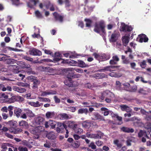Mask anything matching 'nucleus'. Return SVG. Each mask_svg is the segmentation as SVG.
Segmentation results:
<instances>
[{
  "label": "nucleus",
  "instance_id": "nucleus-1",
  "mask_svg": "<svg viewBox=\"0 0 151 151\" xmlns=\"http://www.w3.org/2000/svg\"><path fill=\"white\" fill-rule=\"evenodd\" d=\"M114 96V94L109 90H106L101 93L100 98L108 103H111L112 99Z\"/></svg>",
  "mask_w": 151,
  "mask_h": 151
},
{
  "label": "nucleus",
  "instance_id": "nucleus-2",
  "mask_svg": "<svg viewBox=\"0 0 151 151\" xmlns=\"http://www.w3.org/2000/svg\"><path fill=\"white\" fill-rule=\"evenodd\" d=\"M105 27V24L103 20H101L95 23L93 30L98 33H99L101 32L105 34L106 32Z\"/></svg>",
  "mask_w": 151,
  "mask_h": 151
},
{
  "label": "nucleus",
  "instance_id": "nucleus-3",
  "mask_svg": "<svg viewBox=\"0 0 151 151\" xmlns=\"http://www.w3.org/2000/svg\"><path fill=\"white\" fill-rule=\"evenodd\" d=\"M77 77L76 75H74L72 71H70L68 73L66 76V79L64 81V83L65 85L70 87L72 81V79Z\"/></svg>",
  "mask_w": 151,
  "mask_h": 151
},
{
  "label": "nucleus",
  "instance_id": "nucleus-4",
  "mask_svg": "<svg viewBox=\"0 0 151 151\" xmlns=\"http://www.w3.org/2000/svg\"><path fill=\"white\" fill-rule=\"evenodd\" d=\"M43 130L42 127L38 126L35 128L30 129V132L31 133L37 135V138H38L39 137V135Z\"/></svg>",
  "mask_w": 151,
  "mask_h": 151
},
{
  "label": "nucleus",
  "instance_id": "nucleus-5",
  "mask_svg": "<svg viewBox=\"0 0 151 151\" xmlns=\"http://www.w3.org/2000/svg\"><path fill=\"white\" fill-rule=\"evenodd\" d=\"M132 30L133 28L131 26L128 25L124 22L121 23V26L120 27V30L121 32H129L132 31Z\"/></svg>",
  "mask_w": 151,
  "mask_h": 151
},
{
  "label": "nucleus",
  "instance_id": "nucleus-6",
  "mask_svg": "<svg viewBox=\"0 0 151 151\" xmlns=\"http://www.w3.org/2000/svg\"><path fill=\"white\" fill-rule=\"evenodd\" d=\"M120 34L119 32H114L111 35L109 39V40L110 42H115L118 39Z\"/></svg>",
  "mask_w": 151,
  "mask_h": 151
},
{
  "label": "nucleus",
  "instance_id": "nucleus-7",
  "mask_svg": "<svg viewBox=\"0 0 151 151\" xmlns=\"http://www.w3.org/2000/svg\"><path fill=\"white\" fill-rule=\"evenodd\" d=\"M29 54L33 56H40L42 54V52L39 50L35 48H32L29 51Z\"/></svg>",
  "mask_w": 151,
  "mask_h": 151
},
{
  "label": "nucleus",
  "instance_id": "nucleus-8",
  "mask_svg": "<svg viewBox=\"0 0 151 151\" xmlns=\"http://www.w3.org/2000/svg\"><path fill=\"white\" fill-rule=\"evenodd\" d=\"M91 119L94 120H99V121H105L104 117L97 112L93 113V116L91 117Z\"/></svg>",
  "mask_w": 151,
  "mask_h": 151
},
{
  "label": "nucleus",
  "instance_id": "nucleus-9",
  "mask_svg": "<svg viewBox=\"0 0 151 151\" xmlns=\"http://www.w3.org/2000/svg\"><path fill=\"white\" fill-rule=\"evenodd\" d=\"M53 15L56 21H58L60 22H63L64 18L63 16L60 15L56 12H54Z\"/></svg>",
  "mask_w": 151,
  "mask_h": 151
},
{
  "label": "nucleus",
  "instance_id": "nucleus-10",
  "mask_svg": "<svg viewBox=\"0 0 151 151\" xmlns=\"http://www.w3.org/2000/svg\"><path fill=\"white\" fill-rule=\"evenodd\" d=\"M71 60L72 61V63L75 64L76 65L82 68H85L88 66L84 62L81 60H79L78 61Z\"/></svg>",
  "mask_w": 151,
  "mask_h": 151
},
{
  "label": "nucleus",
  "instance_id": "nucleus-11",
  "mask_svg": "<svg viewBox=\"0 0 151 151\" xmlns=\"http://www.w3.org/2000/svg\"><path fill=\"white\" fill-rule=\"evenodd\" d=\"M116 66L112 65H109L104 67L103 68L99 69L98 71L99 72H105L107 71H111L112 69H114Z\"/></svg>",
  "mask_w": 151,
  "mask_h": 151
},
{
  "label": "nucleus",
  "instance_id": "nucleus-12",
  "mask_svg": "<svg viewBox=\"0 0 151 151\" xmlns=\"http://www.w3.org/2000/svg\"><path fill=\"white\" fill-rule=\"evenodd\" d=\"M9 131L12 133L14 134H19L23 130L21 128L11 127L9 128Z\"/></svg>",
  "mask_w": 151,
  "mask_h": 151
},
{
  "label": "nucleus",
  "instance_id": "nucleus-13",
  "mask_svg": "<svg viewBox=\"0 0 151 151\" xmlns=\"http://www.w3.org/2000/svg\"><path fill=\"white\" fill-rule=\"evenodd\" d=\"M58 118L61 120L68 119H70L72 116L70 115H68L66 113H62L59 114L58 116Z\"/></svg>",
  "mask_w": 151,
  "mask_h": 151
},
{
  "label": "nucleus",
  "instance_id": "nucleus-14",
  "mask_svg": "<svg viewBox=\"0 0 151 151\" xmlns=\"http://www.w3.org/2000/svg\"><path fill=\"white\" fill-rule=\"evenodd\" d=\"M139 38V42L141 43L143 42H147L148 40V38L147 37L146 35L144 34H141L138 35Z\"/></svg>",
  "mask_w": 151,
  "mask_h": 151
},
{
  "label": "nucleus",
  "instance_id": "nucleus-15",
  "mask_svg": "<svg viewBox=\"0 0 151 151\" xmlns=\"http://www.w3.org/2000/svg\"><path fill=\"white\" fill-rule=\"evenodd\" d=\"M120 130L122 132L127 133H133L134 132L133 129L125 127L121 128Z\"/></svg>",
  "mask_w": 151,
  "mask_h": 151
},
{
  "label": "nucleus",
  "instance_id": "nucleus-16",
  "mask_svg": "<svg viewBox=\"0 0 151 151\" xmlns=\"http://www.w3.org/2000/svg\"><path fill=\"white\" fill-rule=\"evenodd\" d=\"M19 125L21 128L27 129L29 127L28 123L26 121L22 120L19 122Z\"/></svg>",
  "mask_w": 151,
  "mask_h": 151
},
{
  "label": "nucleus",
  "instance_id": "nucleus-17",
  "mask_svg": "<svg viewBox=\"0 0 151 151\" xmlns=\"http://www.w3.org/2000/svg\"><path fill=\"white\" fill-rule=\"evenodd\" d=\"M93 76L96 79H102L104 78H107V76L103 73H96L94 74Z\"/></svg>",
  "mask_w": 151,
  "mask_h": 151
},
{
  "label": "nucleus",
  "instance_id": "nucleus-18",
  "mask_svg": "<svg viewBox=\"0 0 151 151\" xmlns=\"http://www.w3.org/2000/svg\"><path fill=\"white\" fill-rule=\"evenodd\" d=\"M130 35L129 36H124L122 38V42L123 45L125 46H126L129 42V39Z\"/></svg>",
  "mask_w": 151,
  "mask_h": 151
},
{
  "label": "nucleus",
  "instance_id": "nucleus-19",
  "mask_svg": "<svg viewBox=\"0 0 151 151\" xmlns=\"http://www.w3.org/2000/svg\"><path fill=\"white\" fill-rule=\"evenodd\" d=\"M13 89L14 91L20 93H23L26 91V89L24 88L16 86H14Z\"/></svg>",
  "mask_w": 151,
  "mask_h": 151
},
{
  "label": "nucleus",
  "instance_id": "nucleus-20",
  "mask_svg": "<svg viewBox=\"0 0 151 151\" xmlns=\"http://www.w3.org/2000/svg\"><path fill=\"white\" fill-rule=\"evenodd\" d=\"M12 71L14 73H18L21 71L20 70L19 66H18L14 65L12 66Z\"/></svg>",
  "mask_w": 151,
  "mask_h": 151
},
{
  "label": "nucleus",
  "instance_id": "nucleus-21",
  "mask_svg": "<svg viewBox=\"0 0 151 151\" xmlns=\"http://www.w3.org/2000/svg\"><path fill=\"white\" fill-rule=\"evenodd\" d=\"M57 126L61 130L63 129L64 128L65 129H66L67 128V125H66L64 123H62L61 122H58L57 123Z\"/></svg>",
  "mask_w": 151,
  "mask_h": 151
},
{
  "label": "nucleus",
  "instance_id": "nucleus-22",
  "mask_svg": "<svg viewBox=\"0 0 151 151\" xmlns=\"http://www.w3.org/2000/svg\"><path fill=\"white\" fill-rule=\"evenodd\" d=\"M5 101L8 103H12L16 101V96H13L11 98H8L5 100Z\"/></svg>",
  "mask_w": 151,
  "mask_h": 151
},
{
  "label": "nucleus",
  "instance_id": "nucleus-23",
  "mask_svg": "<svg viewBox=\"0 0 151 151\" xmlns=\"http://www.w3.org/2000/svg\"><path fill=\"white\" fill-rule=\"evenodd\" d=\"M46 137L49 139L51 140H53L55 138V133L52 132H51L46 135Z\"/></svg>",
  "mask_w": 151,
  "mask_h": 151
},
{
  "label": "nucleus",
  "instance_id": "nucleus-24",
  "mask_svg": "<svg viewBox=\"0 0 151 151\" xmlns=\"http://www.w3.org/2000/svg\"><path fill=\"white\" fill-rule=\"evenodd\" d=\"M22 112V110L20 108H16L14 110V114L17 117H19Z\"/></svg>",
  "mask_w": 151,
  "mask_h": 151
},
{
  "label": "nucleus",
  "instance_id": "nucleus-25",
  "mask_svg": "<svg viewBox=\"0 0 151 151\" xmlns=\"http://www.w3.org/2000/svg\"><path fill=\"white\" fill-rule=\"evenodd\" d=\"M121 59L122 60V63L123 64L127 65L130 63L129 59L127 58H126L125 56L122 55Z\"/></svg>",
  "mask_w": 151,
  "mask_h": 151
},
{
  "label": "nucleus",
  "instance_id": "nucleus-26",
  "mask_svg": "<svg viewBox=\"0 0 151 151\" xmlns=\"http://www.w3.org/2000/svg\"><path fill=\"white\" fill-rule=\"evenodd\" d=\"M44 119L41 117L37 118L35 120V122L37 125H40L42 124Z\"/></svg>",
  "mask_w": 151,
  "mask_h": 151
},
{
  "label": "nucleus",
  "instance_id": "nucleus-27",
  "mask_svg": "<svg viewBox=\"0 0 151 151\" xmlns=\"http://www.w3.org/2000/svg\"><path fill=\"white\" fill-rule=\"evenodd\" d=\"M68 127L70 128L75 129L77 126V124H74L73 122L69 121L68 122Z\"/></svg>",
  "mask_w": 151,
  "mask_h": 151
},
{
  "label": "nucleus",
  "instance_id": "nucleus-28",
  "mask_svg": "<svg viewBox=\"0 0 151 151\" xmlns=\"http://www.w3.org/2000/svg\"><path fill=\"white\" fill-rule=\"evenodd\" d=\"M55 114L54 112L47 111L46 114V116L47 118H51L54 117Z\"/></svg>",
  "mask_w": 151,
  "mask_h": 151
},
{
  "label": "nucleus",
  "instance_id": "nucleus-29",
  "mask_svg": "<svg viewBox=\"0 0 151 151\" xmlns=\"http://www.w3.org/2000/svg\"><path fill=\"white\" fill-rule=\"evenodd\" d=\"M109 75L111 77L119 78L121 76V74L119 73L112 72L109 74Z\"/></svg>",
  "mask_w": 151,
  "mask_h": 151
},
{
  "label": "nucleus",
  "instance_id": "nucleus-30",
  "mask_svg": "<svg viewBox=\"0 0 151 151\" xmlns=\"http://www.w3.org/2000/svg\"><path fill=\"white\" fill-rule=\"evenodd\" d=\"M8 124L9 125L10 127H17V123L16 121L11 120L8 122Z\"/></svg>",
  "mask_w": 151,
  "mask_h": 151
},
{
  "label": "nucleus",
  "instance_id": "nucleus-31",
  "mask_svg": "<svg viewBox=\"0 0 151 151\" xmlns=\"http://www.w3.org/2000/svg\"><path fill=\"white\" fill-rule=\"evenodd\" d=\"M88 112V111L86 108H82L79 109L78 111V114H82L83 113H85L87 114Z\"/></svg>",
  "mask_w": 151,
  "mask_h": 151
},
{
  "label": "nucleus",
  "instance_id": "nucleus-32",
  "mask_svg": "<svg viewBox=\"0 0 151 151\" xmlns=\"http://www.w3.org/2000/svg\"><path fill=\"white\" fill-rule=\"evenodd\" d=\"M57 122L54 121L50 120L49 121V125L51 127L52 129H54L55 127L56 124Z\"/></svg>",
  "mask_w": 151,
  "mask_h": 151
},
{
  "label": "nucleus",
  "instance_id": "nucleus-33",
  "mask_svg": "<svg viewBox=\"0 0 151 151\" xmlns=\"http://www.w3.org/2000/svg\"><path fill=\"white\" fill-rule=\"evenodd\" d=\"M13 107L12 106H9L7 108L8 111H9V116L11 117L13 114V112L12 111L13 109Z\"/></svg>",
  "mask_w": 151,
  "mask_h": 151
},
{
  "label": "nucleus",
  "instance_id": "nucleus-34",
  "mask_svg": "<svg viewBox=\"0 0 151 151\" xmlns=\"http://www.w3.org/2000/svg\"><path fill=\"white\" fill-rule=\"evenodd\" d=\"M84 21L86 22V27H91V24L92 23V21L89 19L86 18Z\"/></svg>",
  "mask_w": 151,
  "mask_h": 151
},
{
  "label": "nucleus",
  "instance_id": "nucleus-35",
  "mask_svg": "<svg viewBox=\"0 0 151 151\" xmlns=\"http://www.w3.org/2000/svg\"><path fill=\"white\" fill-rule=\"evenodd\" d=\"M28 104L31 106L35 107H39L40 106V105L39 104V102L38 101H37L36 102H30L28 103Z\"/></svg>",
  "mask_w": 151,
  "mask_h": 151
},
{
  "label": "nucleus",
  "instance_id": "nucleus-36",
  "mask_svg": "<svg viewBox=\"0 0 151 151\" xmlns=\"http://www.w3.org/2000/svg\"><path fill=\"white\" fill-rule=\"evenodd\" d=\"M57 92L56 91H52V92H46V91H44L42 93V96H46L47 95L50 94H56Z\"/></svg>",
  "mask_w": 151,
  "mask_h": 151
},
{
  "label": "nucleus",
  "instance_id": "nucleus-37",
  "mask_svg": "<svg viewBox=\"0 0 151 151\" xmlns=\"http://www.w3.org/2000/svg\"><path fill=\"white\" fill-rule=\"evenodd\" d=\"M33 83V85L32 86V88H38V85L40 83V81L37 79Z\"/></svg>",
  "mask_w": 151,
  "mask_h": 151
},
{
  "label": "nucleus",
  "instance_id": "nucleus-38",
  "mask_svg": "<svg viewBox=\"0 0 151 151\" xmlns=\"http://www.w3.org/2000/svg\"><path fill=\"white\" fill-rule=\"evenodd\" d=\"M119 142V141L118 139L114 140V144L117 146L119 149L122 146V144Z\"/></svg>",
  "mask_w": 151,
  "mask_h": 151
},
{
  "label": "nucleus",
  "instance_id": "nucleus-39",
  "mask_svg": "<svg viewBox=\"0 0 151 151\" xmlns=\"http://www.w3.org/2000/svg\"><path fill=\"white\" fill-rule=\"evenodd\" d=\"M27 79L28 80L31 82H33V83L35 81H36V80L37 79V78L36 77L31 76L28 77H27Z\"/></svg>",
  "mask_w": 151,
  "mask_h": 151
},
{
  "label": "nucleus",
  "instance_id": "nucleus-40",
  "mask_svg": "<svg viewBox=\"0 0 151 151\" xmlns=\"http://www.w3.org/2000/svg\"><path fill=\"white\" fill-rule=\"evenodd\" d=\"M100 134H91V138L94 139H101V136L100 135Z\"/></svg>",
  "mask_w": 151,
  "mask_h": 151
},
{
  "label": "nucleus",
  "instance_id": "nucleus-41",
  "mask_svg": "<svg viewBox=\"0 0 151 151\" xmlns=\"http://www.w3.org/2000/svg\"><path fill=\"white\" fill-rule=\"evenodd\" d=\"M6 62L8 64H14L16 63L17 60L13 59H8Z\"/></svg>",
  "mask_w": 151,
  "mask_h": 151
},
{
  "label": "nucleus",
  "instance_id": "nucleus-42",
  "mask_svg": "<svg viewBox=\"0 0 151 151\" xmlns=\"http://www.w3.org/2000/svg\"><path fill=\"white\" fill-rule=\"evenodd\" d=\"M80 145V142L79 141H76L73 143L72 146L73 147L76 148H78Z\"/></svg>",
  "mask_w": 151,
  "mask_h": 151
},
{
  "label": "nucleus",
  "instance_id": "nucleus-43",
  "mask_svg": "<svg viewBox=\"0 0 151 151\" xmlns=\"http://www.w3.org/2000/svg\"><path fill=\"white\" fill-rule=\"evenodd\" d=\"M23 68H26V69L28 70V71L27 70V72L29 74H31L32 73V71L31 70L32 69L29 66H29H28V65H24V66H23Z\"/></svg>",
  "mask_w": 151,
  "mask_h": 151
},
{
  "label": "nucleus",
  "instance_id": "nucleus-44",
  "mask_svg": "<svg viewBox=\"0 0 151 151\" xmlns=\"http://www.w3.org/2000/svg\"><path fill=\"white\" fill-rule=\"evenodd\" d=\"M26 113L27 115L29 117H33L34 116V114L32 111L29 110H27Z\"/></svg>",
  "mask_w": 151,
  "mask_h": 151
},
{
  "label": "nucleus",
  "instance_id": "nucleus-45",
  "mask_svg": "<svg viewBox=\"0 0 151 151\" xmlns=\"http://www.w3.org/2000/svg\"><path fill=\"white\" fill-rule=\"evenodd\" d=\"M17 85L19 86L24 87H28L29 86V84L26 83L19 82L18 83Z\"/></svg>",
  "mask_w": 151,
  "mask_h": 151
},
{
  "label": "nucleus",
  "instance_id": "nucleus-46",
  "mask_svg": "<svg viewBox=\"0 0 151 151\" xmlns=\"http://www.w3.org/2000/svg\"><path fill=\"white\" fill-rule=\"evenodd\" d=\"M84 86L85 88L89 89H92L93 87V85L90 83H88L85 84Z\"/></svg>",
  "mask_w": 151,
  "mask_h": 151
},
{
  "label": "nucleus",
  "instance_id": "nucleus-47",
  "mask_svg": "<svg viewBox=\"0 0 151 151\" xmlns=\"http://www.w3.org/2000/svg\"><path fill=\"white\" fill-rule=\"evenodd\" d=\"M146 132V131H145L142 130H140L138 133V137H141L143 136H145Z\"/></svg>",
  "mask_w": 151,
  "mask_h": 151
},
{
  "label": "nucleus",
  "instance_id": "nucleus-48",
  "mask_svg": "<svg viewBox=\"0 0 151 151\" xmlns=\"http://www.w3.org/2000/svg\"><path fill=\"white\" fill-rule=\"evenodd\" d=\"M35 14L36 16L38 18H42V14L38 10H37L35 11Z\"/></svg>",
  "mask_w": 151,
  "mask_h": 151
},
{
  "label": "nucleus",
  "instance_id": "nucleus-49",
  "mask_svg": "<svg viewBox=\"0 0 151 151\" xmlns=\"http://www.w3.org/2000/svg\"><path fill=\"white\" fill-rule=\"evenodd\" d=\"M74 130L75 133L78 134H80L83 132V130L80 128L75 129Z\"/></svg>",
  "mask_w": 151,
  "mask_h": 151
},
{
  "label": "nucleus",
  "instance_id": "nucleus-50",
  "mask_svg": "<svg viewBox=\"0 0 151 151\" xmlns=\"http://www.w3.org/2000/svg\"><path fill=\"white\" fill-rule=\"evenodd\" d=\"M79 83L78 82L72 80L71 86L70 87H76L78 85Z\"/></svg>",
  "mask_w": 151,
  "mask_h": 151
},
{
  "label": "nucleus",
  "instance_id": "nucleus-51",
  "mask_svg": "<svg viewBox=\"0 0 151 151\" xmlns=\"http://www.w3.org/2000/svg\"><path fill=\"white\" fill-rule=\"evenodd\" d=\"M116 117L117 120L119 121V122L118 124V125H121L123 123L122 118L121 117L117 115Z\"/></svg>",
  "mask_w": 151,
  "mask_h": 151
},
{
  "label": "nucleus",
  "instance_id": "nucleus-52",
  "mask_svg": "<svg viewBox=\"0 0 151 151\" xmlns=\"http://www.w3.org/2000/svg\"><path fill=\"white\" fill-rule=\"evenodd\" d=\"M13 5L18 6L20 4L19 0H11Z\"/></svg>",
  "mask_w": 151,
  "mask_h": 151
},
{
  "label": "nucleus",
  "instance_id": "nucleus-53",
  "mask_svg": "<svg viewBox=\"0 0 151 151\" xmlns=\"http://www.w3.org/2000/svg\"><path fill=\"white\" fill-rule=\"evenodd\" d=\"M39 99H41V101L42 102H50V99L49 98H43L42 97H39Z\"/></svg>",
  "mask_w": 151,
  "mask_h": 151
},
{
  "label": "nucleus",
  "instance_id": "nucleus-54",
  "mask_svg": "<svg viewBox=\"0 0 151 151\" xmlns=\"http://www.w3.org/2000/svg\"><path fill=\"white\" fill-rule=\"evenodd\" d=\"M138 93L143 95H146L147 94V91L142 88L140 89L138 91Z\"/></svg>",
  "mask_w": 151,
  "mask_h": 151
},
{
  "label": "nucleus",
  "instance_id": "nucleus-55",
  "mask_svg": "<svg viewBox=\"0 0 151 151\" xmlns=\"http://www.w3.org/2000/svg\"><path fill=\"white\" fill-rule=\"evenodd\" d=\"M8 96L6 95L4 93H0V98L1 99L4 98L6 100V99L7 98Z\"/></svg>",
  "mask_w": 151,
  "mask_h": 151
},
{
  "label": "nucleus",
  "instance_id": "nucleus-56",
  "mask_svg": "<svg viewBox=\"0 0 151 151\" xmlns=\"http://www.w3.org/2000/svg\"><path fill=\"white\" fill-rule=\"evenodd\" d=\"M93 55L94 56L95 58L97 60L101 59V56L99 54L95 52L93 53Z\"/></svg>",
  "mask_w": 151,
  "mask_h": 151
},
{
  "label": "nucleus",
  "instance_id": "nucleus-57",
  "mask_svg": "<svg viewBox=\"0 0 151 151\" xmlns=\"http://www.w3.org/2000/svg\"><path fill=\"white\" fill-rule=\"evenodd\" d=\"M141 67L142 68H145L146 66V62L145 60H143L141 62L140 64Z\"/></svg>",
  "mask_w": 151,
  "mask_h": 151
},
{
  "label": "nucleus",
  "instance_id": "nucleus-58",
  "mask_svg": "<svg viewBox=\"0 0 151 151\" xmlns=\"http://www.w3.org/2000/svg\"><path fill=\"white\" fill-rule=\"evenodd\" d=\"M89 124L88 122L86 121L83 122L82 123V126L85 128L89 126Z\"/></svg>",
  "mask_w": 151,
  "mask_h": 151
},
{
  "label": "nucleus",
  "instance_id": "nucleus-59",
  "mask_svg": "<svg viewBox=\"0 0 151 151\" xmlns=\"http://www.w3.org/2000/svg\"><path fill=\"white\" fill-rule=\"evenodd\" d=\"M24 59L27 61L32 62L33 61V59L32 58L29 57L27 56H26L24 57Z\"/></svg>",
  "mask_w": 151,
  "mask_h": 151
},
{
  "label": "nucleus",
  "instance_id": "nucleus-60",
  "mask_svg": "<svg viewBox=\"0 0 151 151\" xmlns=\"http://www.w3.org/2000/svg\"><path fill=\"white\" fill-rule=\"evenodd\" d=\"M88 147H91V148L93 150L95 149L96 148V146L94 144L93 142H91L90 145H88Z\"/></svg>",
  "mask_w": 151,
  "mask_h": 151
},
{
  "label": "nucleus",
  "instance_id": "nucleus-61",
  "mask_svg": "<svg viewBox=\"0 0 151 151\" xmlns=\"http://www.w3.org/2000/svg\"><path fill=\"white\" fill-rule=\"evenodd\" d=\"M16 101H23L24 99V98L20 96H16Z\"/></svg>",
  "mask_w": 151,
  "mask_h": 151
},
{
  "label": "nucleus",
  "instance_id": "nucleus-62",
  "mask_svg": "<svg viewBox=\"0 0 151 151\" xmlns=\"http://www.w3.org/2000/svg\"><path fill=\"white\" fill-rule=\"evenodd\" d=\"M0 90L3 91H6L5 86L3 84H0Z\"/></svg>",
  "mask_w": 151,
  "mask_h": 151
},
{
  "label": "nucleus",
  "instance_id": "nucleus-63",
  "mask_svg": "<svg viewBox=\"0 0 151 151\" xmlns=\"http://www.w3.org/2000/svg\"><path fill=\"white\" fill-rule=\"evenodd\" d=\"M2 116L3 119H6L9 116V114H7L4 112L2 113Z\"/></svg>",
  "mask_w": 151,
  "mask_h": 151
},
{
  "label": "nucleus",
  "instance_id": "nucleus-64",
  "mask_svg": "<svg viewBox=\"0 0 151 151\" xmlns=\"http://www.w3.org/2000/svg\"><path fill=\"white\" fill-rule=\"evenodd\" d=\"M44 52L47 54L50 55H52L53 54V52H51L50 50H47L45 49L44 50Z\"/></svg>",
  "mask_w": 151,
  "mask_h": 151
}]
</instances>
